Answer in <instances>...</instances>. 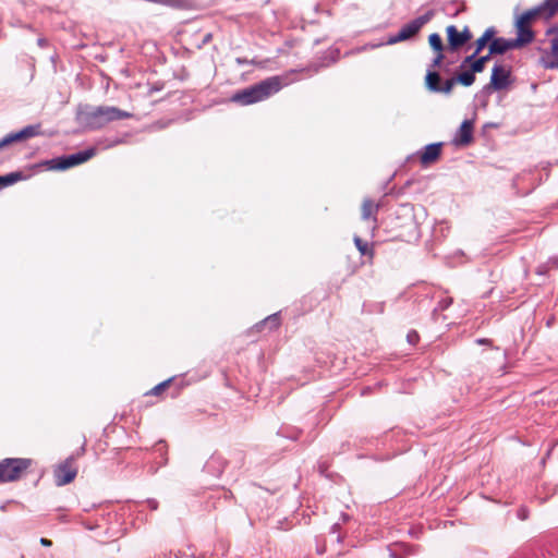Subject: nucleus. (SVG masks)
Here are the masks:
<instances>
[{"instance_id": "nucleus-1", "label": "nucleus", "mask_w": 558, "mask_h": 558, "mask_svg": "<svg viewBox=\"0 0 558 558\" xmlns=\"http://www.w3.org/2000/svg\"><path fill=\"white\" fill-rule=\"evenodd\" d=\"M132 117L129 111L121 110L113 106L93 107L85 105L80 107L76 113L77 122L87 130H99L110 122L124 120Z\"/></svg>"}, {"instance_id": "nucleus-2", "label": "nucleus", "mask_w": 558, "mask_h": 558, "mask_svg": "<svg viewBox=\"0 0 558 558\" xmlns=\"http://www.w3.org/2000/svg\"><path fill=\"white\" fill-rule=\"evenodd\" d=\"M282 88V82L279 76H270L247 88L236 92L231 100L242 106L263 101L277 94Z\"/></svg>"}, {"instance_id": "nucleus-3", "label": "nucleus", "mask_w": 558, "mask_h": 558, "mask_svg": "<svg viewBox=\"0 0 558 558\" xmlns=\"http://www.w3.org/2000/svg\"><path fill=\"white\" fill-rule=\"evenodd\" d=\"M492 57L493 54H489V52L487 54L481 56L471 63L470 69L447 78L444 90L452 92L453 86L458 83L465 87L473 85L475 82V74L484 71L485 64L490 60Z\"/></svg>"}, {"instance_id": "nucleus-4", "label": "nucleus", "mask_w": 558, "mask_h": 558, "mask_svg": "<svg viewBox=\"0 0 558 558\" xmlns=\"http://www.w3.org/2000/svg\"><path fill=\"white\" fill-rule=\"evenodd\" d=\"M32 460L27 458H5L0 461V483L19 481L31 466Z\"/></svg>"}, {"instance_id": "nucleus-5", "label": "nucleus", "mask_w": 558, "mask_h": 558, "mask_svg": "<svg viewBox=\"0 0 558 558\" xmlns=\"http://www.w3.org/2000/svg\"><path fill=\"white\" fill-rule=\"evenodd\" d=\"M435 16V11L433 9L426 11L423 15L417 16L416 19L410 21L404 24L400 31L389 36L387 39V45H396L400 41H405L414 37L421 28L427 24Z\"/></svg>"}, {"instance_id": "nucleus-6", "label": "nucleus", "mask_w": 558, "mask_h": 558, "mask_svg": "<svg viewBox=\"0 0 558 558\" xmlns=\"http://www.w3.org/2000/svg\"><path fill=\"white\" fill-rule=\"evenodd\" d=\"M96 155V148L89 147L71 155H63L47 162L50 170H66L71 167L86 162Z\"/></svg>"}, {"instance_id": "nucleus-7", "label": "nucleus", "mask_w": 558, "mask_h": 558, "mask_svg": "<svg viewBox=\"0 0 558 558\" xmlns=\"http://www.w3.org/2000/svg\"><path fill=\"white\" fill-rule=\"evenodd\" d=\"M435 58L429 64L425 75V86L432 93L449 95L451 92L444 90L446 86V80L442 81L440 73L436 71L440 66L445 56L442 51H436Z\"/></svg>"}, {"instance_id": "nucleus-8", "label": "nucleus", "mask_w": 558, "mask_h": 558, "mask_svg": "<svg viewBox=\"0 0 558 558\" xmlns=\"http://www.w3.org/2000/svg\"><path fill=\"white\" fill-rule=\"evenodd\" d=\"M77 471V466L75 465V456L71 454L64 461L54 466V484L61 487L71 483L76 477Z\"/></svg>"}, {"instance_id": "nucleus-9", "label": "nucleus", "mask_w": 558, "mask_h": 558, "mask_svg": "<svg viewBox=\"0 0 558 558\" xmlns=\"http://www.w3.org/2000/svg\"><path fill=\"white\" fill-rule=\"evenodd\" d=\"M510 70H507L500 64H495L492 70L490 82L483 87V93L507 88L510 85Z\"/></svg>"}, {"instance_id": "nucleus-10", "label": "nucleus", "mask_w": 558, "mask_h": 558, "mask_svg": "<svg viewBox=\"0 0 558 558\" xmlns=\"http://www.w3.org/2000/svg\"><path fill=\"white\" fill-rule=\"evenodd\" d=\"M448 48L451 51L458 50L460 47L465 45L472 38V33L468 26L459 32L454 25H449L446 27Z\"/></svg>"}, {"instance_id": "nucleus-11", "label": "nucleus", "mask_w": 558, "mask_h": 558, "mask_svg": "<svg viewBox=\"0 0 558 558\" xmlns=\"http://www.w3.org/2000/svg\"><path fill=\"white\" fill-rule=\"evenodd\" d=\"M520 48L514 38L494 37L488 45L489 54H504L508 50Z\"/></svg>"}, {"instance_id": "nucleus-12", "label": "nucleus", "mask_w": 558, "mask_h": 558, "mask_svg": "<svg viewBox=\"0 0 558 558\" xmlns=\"http://www.w3.org/2000/svg\"><path fill=\"white\" fill-rule=\"evenodd\" d=\"M549 43H550V52H545L541 57L539 63L545 69L558 70V36H551L549 39Z\"/></svg>"}, {"instance_id": "nucleus-13", "label": "nucleus", "mask_w": 558, "mask_h": 558, "mask_svg": "<svg viewBox=\"0 0 558 558\" xmlns=\"http://www.w3.org/2000/svg\"><path fill=\"white\" fill-rule=\"evenodd\" d=\"M515 28L517 37L514 38V40L518 43L520 47H523L533 41L534 32L531 29L529 23L518 17L515 21Z\"/></svg>"}, {"instance_id": "nucleus-14", "label": "nucleus", "mask_w": 558, "mask_h": 558, "mask_svg": "<svg viewBox=\"0 0 558 558\" xmlns=\"http://www.w3.org/2000/svg\"><path fill=\"white\" fill-rule=\"evenodd\" d=\"M442 143H432L426 145L420 154V161L423 166L435 162L441 154Z\"/></svg>"}, {"instance_id": "nucleus-15", "label": "nucleus", "mask_w": 558, "mask_h": 558, "mask_svg": "<svg viewBox=\"0 0 558 558\" xmlns=\"http://www.w3.org/2000/svg\"><path fill=\"white\" fill-rule=\"evenodd\" d=\"M473 141V122L464 120L454 136V144L468 146Z\"/></svg>"}, {"instance_id": "nucleus-16", "label": "nucleus", "mask_w": 558, "mask_h": 558, "mask_svg": "<svg viewBox=\"0 0 558 558\" xmlns=\"http://www.w3.org/2000/svg\"><path fill=\"white\" fill-rule=\"evenodd\" d=\"M537 17H543V19H548L547 17V11L545 9L542 8V3H539L538 5L523 12L519 19H521L522 21L526 22V23H531L532 21H534L535 19Z\"/></svg>"}, {"instance_id": "nucleus-17", "label": "nucleus", "mask_w": 558, "mask_h": 558, "mask_svg": "<svg viewBox=\"0 0 558 558\" xmlns=\"http://www.w3.org/2000/svg\"><path fill=\"white\" fill-rule=\"evenodd\" d=\"M496 34V29L494 27H488L483 35L476 39L475 41V54H478L490 41L494 39Z\"/></svg>"}, {"instance_id": "nucleus-18", "label": "nucleus", "mask_w": 558, "mask_h": 558, "mask_svg": "<svg viewBox=\"0 0 558 558\" xmlns=\"http://www.w3.org/2000/svg\"><path fill=\"white\" fill-rule=\"evenodd\" d=\"M26 175L22 171H14L0 175V190L15 184L19 181L25 180Z\"/></svg>"}, {"instance_id": "nucleus-19", "label": "nucleus", "mask_w": 558, "mask_h": 558, "mask_svg": "<svg viewBox=\"0 0 558 558\" xmlns=\"http://www.w3.org/2000/svg\"><path fill=\"white\" fill-rule=\"evenodd\" d=\"M40 129H41L40 124H31V125H26L25 128H23L22 130H20L17 132H14V134L19 142V141L27 140V138L35 137V136L39 135Z\"/></svg>"}, {"instance_id": "nucleus-20", "label": "nucleus", "mask_w": 558, "mask_h": 558, "mask_svg": "<svg viewBox=\"0 0 558 558\" xmlns=\"http://www.w3.org/2000/svg\"><path fill=\"white\" fill-rule=\"evenodd\" d=\"M279 325H280L279 313H275V314L267 316L260 323L256 324L255 327L257 330H260V328H263L265 326H269V329L272 330V329L278 328Z\"/></svg>"}, {"instance_id": "nucleus-21", "label": "nucleus", "mask_w": 558, "mask_h": 558, "mask_svg": "<svg viewBox=\"0 0 558 558\" xmlns=\"http://www.w3.org/2000/svg\"><path fill=\"white\" fill-rule=\"evenodd\" d=\"M378 210V205H375L371 199H364L362 204V219L368 220Z\"/></svg>"}, {"instance_id": "nucleus-22", "label": "nucleus", "mask_w": 558, "mask_h": 558, "mask_svg": "<svg viewBox=\"0 0 558 558\" xmlns=\"http://www.w3.org/2000/svg\"><path fill=\"white\" fill-rule=\"evenodd\" d=\"M353 241L361 255L369 257L374 255L373 247H369L368 244L364 242L360 236L355 235Z\"/></svg>"}, {"instance_id": "nucleus-23", "label": "nucleus", "mask_w": 558, "mask_h": 558, "mask_svg": "<svg viewBox=\"0 0 558 558\" xmlns=\"http://www.w3.org/2000/svg\"><path fill=\"white\" fill-rule=\"evenodd\" d=\"M428 44L432 47V49L435 51L444 50L442 40L438 33H433L428 36Z\"/></svg>"}, {"instance_id": "nucleus-24", "label": "nucleus", "mask_w": 558, "mask_h": 558, "mask_svg": "<svg viewBox=\"0 0 558 558\" xmlns=\"http://www.w3.org/2000/svg\"><path fill=\"white\" fill-rule=\"evenodd\" d=\"M542 8L547 11V17H553L558 12V0H544Z\"/></svg>"}, {"instance_id": "nucleus-25", "label": "nucleus", "mask_w": 558, "mask_h": 558, "mask_svg": "<svg viewBox=\"0 0 558 558\" xmlns=\"http://www.w3.org/2000/svg\"><path fill=\"white\" fill-rule=\"evenodd\" d=\"M451 304H452V298H450V296L442 298L441 300H439L437 306L434 308V312L436 313L438 311H445Z\"/></svg>"}, {"instance_id": "nucleus-26", "label": "nucleus", "mask_w": 558, "mask_h": 558, "mask_svg": "<svg viewBox=\"0 0 558 558\" xmlns=\"http://www.w3.org/2000/svg\"><path fill=\"white\" fill-rule=\"evenodd\" d=\"M172 378L163 380L162 383L156 385L150 391V395L158 396L161 391H163L171 383Z\"/></svg>"}, {"instance_id": "nucleus-27", "label": "nucleus", "mask_w": 558, "mask_h": 558, "mask_svg": "<svg viewBox=\"0 0 558 558\" xmlns=\"http://www.w3.org/2000/svg\"><path fill=\"white\" fill-rule=\"evenodd\" d=\"M14 142H17V140L14 132H12L0 140V149Z\"/></svg>"}, {"instance_id": "nucleus-28", "label": "nucleus", "mask_w": 558, "mask_h": 558, "mask_svg": "<svg viewBox=\"0 0 558 558\" xmlns=\"http://www.w3.org/2000/svg\"><path fill=\"white\" fill-rule=\"evenodd\" d=\"M477 56H478V54H475V51H474L472 54L466 56V57L462 60V62H461V64H460V69H464V68H465V66H468V65H469V69H470V68H471V63L476 59V57H477Z\"/></svg>"}, {"instance_id": "nucleus-29", "label": "nucleus", "mask_w": 558, "mask_h": 558, "mask_svg": "<svg viewBox=\"0 0 558 558\" xmlns=\"http://www.w3.org/2000/svg\"><path fill=\"white\" fill-rule=\"evenodd\" d=\"M407 339L409 343L415 344L418 341V333L415 330H411L407 335Z\"/></svg>"}, {"instance_id": "nucleus-30", "label": "nucleus", "mask_w": 558, "mask_h": 558, "mask_svg": "<svg viewBox=\"0 0 558 558\" xmlns=\"http://www.w3.org/2000/svg\"><path fill=\"white\" fill-rule=\"evenodd\" d=\"M548 270H549V265L542 264V265L537 266L536 274L539 276H544L548 272Z\"/></svg>"}, {"instance_id": "nucleus-31", "label": "nucleus", "mask_w": 558, "mask_h": 558, "mask_svg": "<svg viewBox=\"0 0 558 558\" xmlns=\"http://www.w3.org/2000/svg\"><path fill=\"white\" fill-rule=\"evenodd\" d=\"M147 506L150 510H157L158 509V501L156 499H147L146 500Z\"/></svg>"}, {"instance_id": "nucleus-32", "label": "nucleus", "mask_w": 558, "mask_h": 558, "mask_svg": "<svg viewBox=\"0 0 558 558\" xmlns=\"http://www.w3.org/2000/svg\"><path fill=\"white\" fill-rule=\"evenodd\" d=\"M545 265H549L550 268H557L558 267V258L557 257H550Z\"/></svg>"}, {"instance_id": "nucleus-33", "label": "nucleus", "mask_w": 558, "mask_h": 558, "mask_svg": "<svg viewBox=\"0 0 558 558\" xmlns=\"http://www.w3.org/2000/svg\"><path fill=\"white\" fill-rule=\"evenodd\" d=\"M518 517H519L521 520L526 519V518H527V511H526V509L521 508V509L518 511Z\"/></svg>"}, {"instance_id": "nucleus-34", "label": "nucleus", "mask_w": 558, "mask_h": 558, "mask_svg": "<svg viewBox=\"0 0 558 558\" xmlns=\"http://www.w3.org/2000/svg\"><path fill=\"white\" fill-rule=\"evenodd\" d=\"M548 35L550 36H558V23L548 31Z\"/></svg>"}, {"instance_id": "nucleus-35", "label": "nucleus", "mask_w": 558, "mask_h": 558, "mask_svg": "<svg viewBox=\"0 0 558 558\" xmlns=\"http://www.w3.org/2000/svg\"><path fill=\"white\" fill-rule=\"evenodd\" d=\"M211 38H213V34H211V33H207V34L204 36V38H203V40H202V44H203V45L208 44V43L211 40Z\"/></svg>"}, {"instance_id": "nucleus-36", "label": "nucleus", "mask_w": 558, "mask_h": 558, "mask_svg": "<svg viewBox=\"0 0 558 558\" xmlns=\"http://www.w3.org/2000/svg\"><path fill=\"white\" fill-rule=\"evenodd\" d=\"M39 542L43 546H46V547H49L52 545L51 541H49L48 538H45V537H41Z\"/></svg>"}, {"instance_id": "nucleus-37", "label": "nucleus", "mask_w": 558, "mask_h": 558, "mask_svg": "<svg viewBox=\"0 0 558 558\" xmlns=\"http://www.w3.org/2000/svg\"><path fill=\"white\" fill-rule=\"evenodd\" d=\"M390 558H404V556L398 555L393 549L389 548Z\"/></svg>"}, {"instance_id": "nucleus-38", "label": "nucleus", "mask_w": 558, "mask_h": 558, "mask_svg": "<svg viewBox=\"0 0 558 558\" xmlns=\"http://www.w3.org/2000/svg\"><path fill=\"white\" fill-rule=\"evenodd\" d=\"M37 44L39 47H46L47 40L45 38H38Z\"/></svg>"}, {"instance_id": "nucleus-39", "label": "nucleus", "mask_w": 558, "mask_h": 558, "mask_svg": "<svg viewBox=\"0 0 558 558\" xmlns=\"http://www.w3.org/2000/svg\"><path fill=\"white\" fill-rule=\"evenodd\" d=\"M402 548L407 551V555L414 554V550H412V548L410 546L402 545Z\"/></svg>"}, {"instance_id": "nucleus-40", "label": "nucleus", "mask_w": 558, "mask_h": 558, "mask_svg": "<svg viewBox=\"0 0 558 558\" xmlns=\"http://www.w3.org/2000/svg\"><path fill=\"white\" fill-rule=\"evenodd\" d=\"M476 342H477L478 344H487V343H489V342H490V340H489V339H486V338H483V339H477V340H476Z\"/></svg>"}, {"instance_id": "nucleus-41", "label": "nucleus", "mask_w": 558, "mask_h": 558, "mask_svg": "<svg viewBox=\"0 0 558 558\" xmlns=\"http://www.w3.org/2000/svg\"><path fill=\"white\" fill-rule=\"evenodd\" d=\"M339 527H340L339 523H335V524H332V526L330 529V532L331 533H337Z\"/></svg>"}, {"instance_id": "nucleus-42", "label": "nucleus", "mask_w": 558, "mask_h": 558, "mask_svg": "<svg viewBox=\"0 0 558 558\" xmlns=\"http://www.w3.org/2000/svg\"><path fill=\"white\" fill-rule=\"evenodd\" d=\"M120 143H121V141H120V140H116V141H113L111 144L107 145V147H112V146H116V145H118V144H120Z\"/></svg>"}, {"instance_id": "nucleus-43", "label": "nucleus", "mask_w": 558, "mask_h": 558, "mask_svg": "<svg viewBox=\"0 0 558 558\" xmlns=\"http://www.w3.org/2000/svg\"><path fill=\"white\" fill-rule=\"evenodd\" d=\"M216 462V458H211L207 463H206V468H209L213 463Z\"/></svg>"}, {"instance_id": "nucleus-44", "label": "nucleus", "mask_w": 558, "mask_h": 558, "mask_svg": "<svg viewBox=\"0 0 558 558\" xmlns=\"http://www.w3.org/2000/svg\"><path fill=\"white\" fill-rule=\"evenodd\" d=\"M84 452V447L81 448V451L77 452V456H81Z\"/></svg>"}, {"instance_id": "nucleus-45", "label": "nucleus", "mask_w": 558, "mask_h": 558, "mask_svg": "<svg viewBox=\"0 0 558 558\" xmlns=\"http://www.w3.org/2000/svg\"><path fill=\"white\" fill-rule=\"evenodd\" d=\"M84 452V447L81 448V451L77 452V456H81Z\"/></svg>"}, {"instance_id": "nucleus-46", "label": "nucleus", "mask_w": 558, "mask_h": 558, "mask_svg": "<svg viewBox=\"0 0 558 558\" xmlns=\"http://www.w3.org/2000/svg\"><path fill=\"white\" fill-rule=\"evenodd\" d=\"M84 452V447L81 448V451L77 452V456H81Z\"/></svg>"}, {"instance_id": "nucleus-47", "label": "nucleus", "mask_w": 558, "mask_h": 558, "mask_svg": "<svg viewBox=\"0 0 558 558\" xmlns=\"http://www.w3.org/2000/svg\"><path fill=\"white\" fill-rule=\"evenodd\" d=\"M348 517L345 514L342 515V520H347Z\"/></svg>"}]
</instances>
